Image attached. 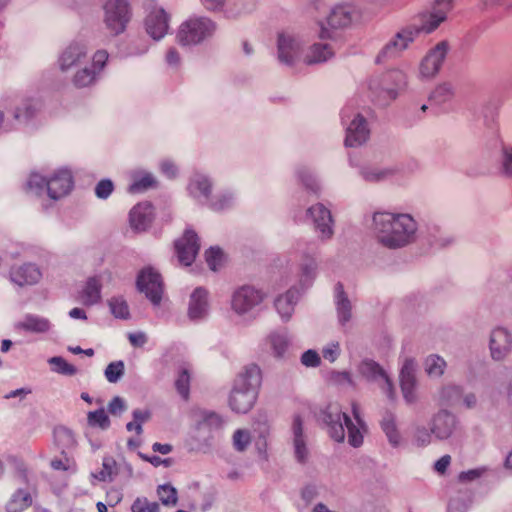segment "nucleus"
<instances>
[{
  "instance_id": "f3484780",
  "label": "nucleus",
  "mask_w": 512,
  "mask_h": 512,
  "mask_svg": "<svg viewBox=\"0 0 512 512\" xmlns=\"http://www.w3.org/2000/svg\"><path fill=\"white\" fill-rule=\"evenodd\" d=\"M359 374L369 382L382 383L381 388L389 399L394 398L393 383L385 370L374 360L364 359L357 368Z\"/></svg>"
},
{
  "instance_id": "6e6d98bb",
  "label": "nucleus",
  "mask_w": 512,
  "mask_h": 512,
  "mask_svg": "<svg viewBox=\"0 0 512 512\" xmlns=\"http://www.w3.org/2000/svg\"><path fill=\"white\" fill-rule=\"evenodd\" d=\"M87 422L91 427H98L106 430L110 427V419L103 408L90 411L87 414Z\"/></svg>"
},
{
  "instance_id": "473e14b6",
  "label": "nucleus",
  "mask_w": 512,
  "mask_h": 512,
  "mask_svg": "<svg viewBox=\"0 0 512 512\" xmlns=\"http://www.w3.org/2000/svg\"><path fill=\"white\" fill-rule=\"evenodd\" d=\"M299 296V291L296 288H291L275 299V308L283 321H288L291 318Z\"/></svg>"
},
{
  "instance_id": "a19ab883",
  "label": "nucleus",
  "mask_w": 512,
  "mask_h": 512,
  "mask_svg": "<svg viewBox=\"0 0 512 512\" xmlns=\"http://www.w3.org/2000/svg\"><path fill=\"white\" fill-rule=\"evenodd\" d=\"M381 429L387 437L389 444L397 448L401 443V435L396 425V418L393 413L387 412L384 414L381 422Z\"/></svg>"
},
{
  "instance_id": "13d9d810",
  "label": "nucleus",
  "mask_w": 512,
  "mask_h": 512,
  "mask_svg": "<svg viewBox=\"0 0 512 512\" xmlns=\"http://www.w3.org/2000/svg\"><path fill=\"white\" fill-rule=\"evenodd\" d=\"M27 189L40 196L44 192H48V179L38 173H32L27 181Z\"/></svg>"
},
{
  "instance_id": "603ef678",
  "label": "nucleus",
  "mask_w": 512,
  "mask_h": 512,
  "mask_svg": "<svg viewBox=\"0 0 512 512\" xmlns=\"http://www.w3.org/2000/svg\"><path fill=\"white\" fill-rule=\"evenodd\" d=\"M453 87L450 83L438 85L430 94L429 101L435 105H442L453 97Z\"/></svg>"
},
{
  "instance_id": "864d4df0",
  "label": "nucleus",
  "mask_w": 512,
  "mask_h": 512,
  "mask_svg": "<svg viewBox=\"0 0 512 512\" xmlns=\"http://www.w3.org/2000/svg\"><path fill=\"white\" fill-rule=\"evenodd\" d=\"M116 461L113 457H104L102 462V469L95 474H92L94 478L102 482H111L116 475Z\"/></svg>"
},
{
  "instance_id": "4be33fe9",
  "label": "nucleus",
  "mask_w": 512,
  "mask_h": 512,
  "mask_svg": "<svg viewBox=\"0 0 512 512\" xmlns=\"http://www.w3.org/2000/svg\"><path fill=\"white\" fill-rule=\"evenodd\" d=\"M291 432L294 458L297 463L306 464L310 458V448L307 436L304 433L303 421L299 415L293 418Z\"/></svg>"
},
{
  "instance_id": "b1692460",
  "label": "nucleus",
  "mask_w": 512,
  "mask_h": 512,
  "mask_svg": "<svg viewBox=\"0 0 512 512\" xmlns=\"http://www.w3.org/2000/svg\"><path fill=\"white\" fill-rule=\"evenodd\" d=\"M213 181L203 173H194L188 181L187 191L197 203L206 206L212 196Z\"/></svg>"
},
{
  "instance_id": "774afa93",
  "label": "nucleus",
  "mask_w": 512,
  "mask_h": 512,
  "mask_svg": "<svg viewBox=\"0 0 512 512\" xmlns=\"http://www.w3.org/2000/svg\"><path fill=\"white\" fill-rule=\"evenodd\" d=\"M470 500L465 496L452 498L448 504V512H467Z\"/></svg>"
},
{
  "instance_id": "dca6fc26",
  "label": "nucleus",
  "mask_w": 512,
  "mask_h": 512,
  "mask_svg": "<svg viewBox=\"0 0 512 512\" xmlns=\"http://www.w3.org/2000/svg\"><path fill=\"white\" fill-rule=\"evenodd\" d=\"M457 416L447 409H440L429 421L434 438L439 441L450 439L458 428Z\"/></svg>"
},
{
  "instance_id": "72a5a7b5",
  "label": "nucleus",
  "mask_w": 512,
  "mask_h": 512,
  "mask_svg": "<svg viewBox=\"0 0 512 512\" xmlns=\"http://www.w3.org/2000/svg\"><path fill=\"white\" fill-rule=\"evenodd\" d=\"M335 305L338 322L341 326H345L352 318V304L340 282L335 286Z\"/></svg>"
},
{
  "instance_id": "1a4fd4ad",
  "label": "nucleus",
  "mask_w": 512,
  "mask_h": 512,
  "mask_svg": "<svg viewBox=\"0 0 512 512\" xmlns=\"http://www.w3.org/2000/svg\"><path fill=\"white\" fill-rule=\"evenodd\" d=\"M453 8V0H434L429 10L417 14L413 21L423 34L435 31Z\"/></svg>"
},
{
  "instance_id": "f03ea898",
  "label": "nucleus",
  "mask_w": 512,
  "mask_h": 512,
  "mask_svg": "<svg viewBox=\"0 0 512 512\" xmlns=\"http://www.w3.org/2000/svg\"><path fill=\"white\" fill-rule=\"evenodd\" d=\"M351 412L356 421L354 424L351 418L342 411L338 403H329L318 413V420L325 426V429L331 439L338 443L345 440L347 429L348 443L358 448L363 444V433L367 426L361 417L360 407L357 402L351 403Z\"/></svg>"
},
{
  "instance_id": "6e6552de",
  "label": "nucleus",
  "mask_w": 512,
  "mask_h": 512,
  "mask_svg": "<svg viewBox=\"0 0 512 512\" xmlns=\"http://www.w3.org/2000/svg\"><path fill=\"white\" fill-rule=\"evenodd\" d=\"M264 298L265 294L262 290L252 285H243L233 291L230 300L231 309L238 316H250Z\"/></svg>"
},
{
  "instance_id": "ddd939ff",
  "label": "nucleus",
  "mask_w": 512,
  "mask_h": 512,
  "mask_svg": "<svg viewBox=\"0 0 512 512\" xmlns=\"http://www.w3.org/2000/svg\"><path fill=\"white\" fill-rule=\"evenodd\" d=\"M137 289L144 293L147 299L155 306L162 300L163 282L161 275L152 267L143 268L136 280Z\"/></svg>"
},
{
  "instance_id": "052dcab7",
  "label": "nucleus",
  "mask_w": 512,
  "mask_h": 512,
  "mask_svg": "<svg viewBox=\"0 0 512 512\" xmlns=\"http://www.w3.org/2000/svg\"><path fill=\"white\" fill-rule=\"evenodd\" d=\"M251 443V435L247 429H237L232 436V444L236 451H245Z\"/></svg>"
},
{
  "instance_id": "bf43d9fd",
  "label": "nucleus",
  "mask_w": 512,
  "mask_h": 512,
  "mask_svg": "<svg viewBox=\"0 0 512 512\" xmlns=\"http://www.w3.org/2000/svg\"><path fill=\"white\" fill-rule=\"evenodd\" d=\"M124 372V362L122 360H118L107 365L104 375L109 383H117L123 377Z\"/></svg>"
},
{
  "instance_id": "5701e85b",
  "label": "nucleus",
  "mask_w": 512,
  "mask_h": 512,
  "mask_svg": "<svg viewBox=\"0 0 512 512\" xmlns=\"http://www.w3.org/2000/svg\"><path fill=\"white\" fill-rule=\"evenodd\" d=\"M199 248L198 236L191 229H186L183 236L175 242L178 260L185 266H190L193 263Z\"/></svg>"
},
{
  "instance_id": "f257e3e1",
  "label": "nucleus",
  "mask_w": 512,
  "mask_h": 512,
  "mask_svg": "<svg viewBox=\"0 0 512 512\" xmlns=\"http://www.w3.org/2000/svg\"><path fill=\"white\" fill-rule=\"evenodd\" d=\"M372 227L377 242L391 250L404 248L418 238L419 224L409 213L376 211Z\"/></svg>"
},
{
  "instance_id": "9b49d317",
  "label": "nucleus",
  "mask_w": 512,
  "mask_h": 512,
  "mask_svg": "<svg viewBox=\"0 0 512 512\" xmlns=\"http://www.w3.org/2000/svg\"><path fill=\"white\" fill-rule=\"evenodd\" d=\"M305 42L303 38L291 32H281L277 38V58L286 66H293L299 59Z\"/></svg>"
},
{
  "instance_id": "e2e57ef3",
  "label": "nucleus",
  "mask_w": 512,
  "mask_h": 512,
  "mask_svg": "<svg viewBox=\"0 0 512 512\" xmlns=\"http://www.w3.org/2000/svg\"><path fill=\"white\" fill-rule=\"evenodd\" d=\"M157 494L162 504L164 505H176L177 503V491L170 484L160 485L157 489Z\"/></svg>"
},
{
  "instance_id": "c03bdc74",
  "label": "nucleus",
  "mask_w": 512,
  "mask_h": 512,
  "mask_svg": "<svg viewBox=\"0 0 512 512\" xmlns=\"http://www.w3.org/2000/svg\"><path fill=\"white\" fill-rule=\"evenodd\" d=\"M82 301L85 305L97 304L101 299V283L96 277L89 278L82 291Z\"/></svg>"
},
{
  "instance_id": "69168bd1",
  "label": "nucleus",
  "mask_w": 512,
  "mask_h": 512,
  "mask_svg": "<svg viewBox=\"0 0 512 512\" xmlns=\"http://www.w3.org/2000/svg\"><path fill=\"white\" fill-rule=\"evenodd\" d=\"M149 50V43L144 38H136L132 40L128 46L127 56H141Z\"/></svg>"
},
{
  "instance_id": "79ce46f5",
  "label": "nucleus",
  "mask_w": 512,
  "mask_h": 512,
  "mask_svg": "<svg viewBox=\"0 0 512 512\" xmlns=\"http://www.w3.org/2000/svg\"><path fill=\"white\" fill-rule=\"evenodd\" d=\"M463 396V387L456 384H447L441 387L438 392L440 404L445 406H455Z\"/></svg>"
},
{
  "instance_id": "58836bf2",
  "label": "nucleus",
  "mask_w": 512,
  "mask_h": 512,
  "mask_svg": "<svg viewBox=\"0 0 512 512\" xmlns=\"http://www.w3.org/2000/svg\"><path fill=\"white\" fill-rule=\"evenodd\" d=\"M358 173L364 181L370 183H378L394 175L395 170L392 168H380L371 165H362L359 167Z\"/></svg>"
},
{
  "instance_id": "3c124183",
  "label": "nucleus",
  "mask_w": 512,
  "mask_h": 512,
  "mask_svg": "<svg viewBox=\"0 0 512 512\" xmlns=\"http://www.w3.org/2000/svg\"><path fill=\"white\" fill-rule=\"evenodd\" d=\"M425 371L430 377L439 378L444 374L446 361L438 355H429L425 359Z\"/></svg>"
},
{
  "instance_id": "9d476101",
  "label": "nucleus",
  "mask_w": 512,
  "mask_h": 512,
  "mask_svg": "<svg viewBox=\"0 0 512 512\" xmlns=\"http://www.w3.org/2000/svg\"><path fill=\"white\" fill-rule=\"evenodd\" d=\"M108 60V53L105 50H98L94 53L91 61L78 67L73 76L72 82L77 88H85L94 85L100 76Z\"/></svg>"
},
{
  "instance_id": "a211bd4d",
  "label": "nucleus",
  "mask_w": 512,
  "mask_h": 512,
  "mask_svg": "<svg viewBox=\"0 0 512 512\" xmlns=\"http://www.w3.org/2000/svg\"><path fill=\"white\" fill-rule=\"evenodd\" d=\"M449 51L447 41H441L431 48L422 59L419 73L422 78H433L441 69Z\"/></svg>"
},
{
  "instance_id": "a18cd8bd",
  "label": "nucleus",
  "mask_w": 512,
  "mask_h": 512,
  "mask_svg": "<svg viewBox=\"0 0 512 512\" xmlns=\"http://www.w3.org/2000/svg\"><path fill=\"white\" fill-rule=\"evenodd\" d=\"M256 4L257 0H235L233 4L225 8L224 16L229 19L238 18L252 12Z\"/></svg>"
},
{
  "instance_id": "de8ad7c7",
  "label": "nucleus",
  "mask_w": 512,
  "mask_h": 512,
  "mask_svg": "<svg viewBox=\"0 0 512 512\" xmlns=\"http://www.w3.org/2000/svg\"><path fill=\"white\" fill-rule=\"evenodd\" d=\"M433 438L434 434L432 433L431 426L427 428L423 424L414 425L412 433L413 445L419 448H425L432 443Z\"/></svg>"
},
{
  "instance_id": "cd10ccee",
  "label": "nucleus",
  "mask_w": 512,
  "mask_h": 512,
  "mask_svg": "<svg viewBox=\"0 0 512 512\" xmlns=\"http://www.w3.org/2000/svg\"><path fill=\"white\" fill-rule=\"evenodd\" d=\"M41 276L42 274L40 269L33 263L14 265L9 271L10 281L20 287L36 284L40 280Z\"/></svg>"
},
{
  "instance_id": "09e8293b",
  "label": "nucleus",
  "mask_w": 512,
  "mask_h": 512,
  "mask_svg": "<svg viewBox=\"0 0 512 512\" xmlns=\"http://www.w3.org/2000/svg\"><path fill=\"white\" fill-rule=\"evenodd\" d=\"M108 306L111 314L121 320L130 318V310L127 301L122 296H114L108 300Z\"/></svg>"
},
{
  "instance_id": "aec40b11",
  "label": "nucleus",
  "mask_w": 512,
  "mask_h": 512,
  "mask_svg": "<svg viewBox=\"0 0 512 512\" xmlns=\"http://www.w3.org/2000/svg\"><path fill=\"white\" fill-rule=\"evenodd\" d=\"M489 349L493 360L501 361L512 351V332L502 326L491 331Z\"/></svg>"
},
{
  "instance_id": "0eeeda50",
  "label": "nucleus",
  "mask_w": 512,
  "mask_h": 512,
  "mask_svg": "<svg viewBox=\"0 0 512 512\" xmlns=\"http://www.w3.org/2000/svg\"><path fill=\"white\" fill-rule=\"evenodd\" d=\"M318 243L314 240L299 239L293 245V252L300 257V284L308 288L317 274L316 256Z\"/></svg>"
},
{
  "instance_id": "e433bc0d",
  "label": "nucleus",
  "mask_w": 512,
  "mask_h": 512,
  "mask_svg": "<svg viewBox=\"0 0 512 512\" xmlns=\"http://www.w3.org/2000/svg\"><path fill=\"white\" fill-rule=\"evenodd\" d=\"M41 108V102L36 98H27L15 108L14 119L21 124H27Z\"/></svg>"
},
{
  "instance_id": "5fc2aeb1",
  "label": "nucleus",
  "mask_w": 512,
  "mask_h": 512,
  "mask_svg": "<svg viewBox=\"0 0 512 512\" xmlns=\"http://www.w3.org/2000/svg\"><path fill=\"white\" fill-rule=\"evenodd\" d=\"M499 104L496 101H489L482 110L484 124L492 131L497 130V116Z\"/></svg>"
},
{
  "instance_id": "39448f33",
  "label": "nucleus",
  "mask_w": 512,
  "mask_h": 512,
  "mask_svg": "<svg viewBox=\"0 0 512 512\" xmlns=\"http://www.w3.org/2000/svg\"><path fill=\"white\" fill-rule=\"evenodd\" d=\"M132 18L128 0H107L103 5V24L111 36L123 34Z\"/></svg>"
},
{
  "instance_id": "8fccbe9b",
  "label": "nucleus",
  "mask_w": 512,
  "mask_h": 512,
  "mask_svg": "<svg viewBox=\"0 0 512 512\" xmlns=\"http://www.w3.org/2000/svg\"><path fill=\"white\" fill-rule=\"evenodd\" d=\"M48 364L51 366V370L54 373L63 375V376H74L78 373V369L76 366L68 363L61 356H53L47 360Z\"/></svg>"
},
{
  "instance_id": "2f4dec72",
  "label": "nucleus",
  "mask_w": 512,
  "mask_h": 512,
  "mask_svg": "<svg viewBox=\"0 0 512 512\" xmlns=\"http://www.w3.org/2000/svg\"><path fill=\"white\" fill-rule=\"evenodd\" d=\"M130 178L132 181L127 190L131 194L142 193L157 186L155 176L151 172L145 170H132Z\"/></svg>"
},
{
  "instance_id": "20e7f679",
  "label": "nucleus",
  "mask_w": 512,
  "mask_h": 512,
  "mask_svg": "<svg viewBox=\"0 0 512 512\" xmlns=\"http://www.w3.org/2000/svg\"><path fill=\"white\" fill-rule=\"evenodd\" d=\"M217 25L205 16H192L178 28L176 39L181 46H196L211 38Z\"/></svg>"
},
{
  "instance_id": "4c0bfd02",
  "label": "nucleus",
  "mask_w": 512,
  "mask_h": 512,
  "mask_svg": "<svg viewBox=\"0 0 512 512\" xmlns=\"http://www.w3.org/2000/svg\"><path fill=\"white\" fill-rule=\"evenodd\" d=\"M295 177L309 191L317 193L320 190V183L314 170L304 164L295 167Z\"/></svg>"
},
{
  "instance_id": "6ab92c4d",
  "label": "nucleus",
  "mask_w": 512,
  "mask_h": 512,
  "mask_svg": "<svg viewBox=\"0 0 512 512\" xmlns=\"http://www.w3.org/2000/svg\"><path fill=\"white\" fill-rule=\"evenodd\" d=\"M306 217L311 220L322 241L332 238L334 234L333 218L328 208L321 203L313 205L307 209Z\"/></svg>"
},
{
  "instance_id": "c9c22d12",
  "label": "nucleus",
  "mask_w": 512,
  "mask_h": 512,
  "mask_svg": "<svg viewBox=\"0 0 512 512\" xmlns=\"http://www.w3.org/2000/svg\"><path fill=\"white\" fill-rule=\"evenodd\" d=\"M267 341L270 345L272 353L276 358H284L291 342L290 335L286 329H279L272 331Z\"/></svg>"
},
{
  "instance_id": "4468645a",
  "label": "nucleus",
  "mask_w": 512,
  "mask_h": 512,
  "mask_svg": "<svg viewBox=\"0 0 512 512\" xmlns=\"http://www.w3.org/2000/svg\"><path fill=\"white\" fill-rule=\"evenodd\" d=\"M406 84V74L401 70L394 69L384 73L379 83H376V81H371L370 89L374 90L379 88V94L383 97V99L391 101L396 99L398 91L404 88Z\"/></svg>"
},
{
  "instance_id": "0e129e2a",
  "label": "nucleus",
  "mask_w": 512,
  "mask_h": 512,
  "mask_svg": "<svg viewBox=\"0 0 512 512\" xmlns=\"http://www.w3.org/2000/svg\"><path fill=\"white\" fill-rule=\"evenodd\" d=\"M205 258L209 268L217 271L223 259V252L219 247H210L205 252Z\"/></svg>"
},
{
  "instance_id": "2eb2a0df",
  "label": "nucleus",
  "mask_w": 512,
  "mask_h": 512,
  "mask_svg": "<svg viewBox=\"0 0 512 512\" xmlns=\"http://www.w3.org/2000/svg\"><path fill=\"white\" fill-rule=\"evenodd\" d=\"M90 60L88 47L83 41H72L61 52L58 63L61 71L81 67Z\"/></svg>"
},
{
  "instance_id": "338daca9",
  "label": "nucleus",
  "mask_w": 512,
  "mask_h": 512,
  "mask_svg": "<svg viewBox=\"0 0 512 512\" xmlns=\"http://www.w3.org/2000/svg\"><path fill=\"white\" fill-rule=\"evenodd\" d=\"M501 172L509 178H512V147L503 146L501 157Z\"/></svg>"
},
{
  "instance_id": "c85d7f7f",
  "label": "nucleus",
  "mask_w": 512,
  "mask_h": 512,
  "mask_svg": "<svg viewBox=\"0 0 512 512\" xmlns=\"http://www.w3.org/2000/svg\"><path fill=\"white\" fill-rule=\"evenodd\" d=\"M208 313V292L202 287H197L190 295L188 317L191 321L198 322L205 319Z\"/></svg>"
},
{
  "instance_id": "ea45409f",
  "label": "nucleus",
  "mask_w": 512,
  "mask_h": 512,
  "mask_svg": "<svg viewBox=\"0 0 512 512\" xmlns=\"http://www.w3.org/2000/svg\"><path fill=\"white\" fill-rule=\"evenodd\" d=\"M428 238L431 246L436 248H446L456 242L455 235L437 225L428 228Z\"/></svg>"
},
{
  "instance_id": "393cba45",
  "label": "nucleus",
  "mask_w": 512,
  "mask_h": 512,
  "mask_svg": "<svg viewBox=\"0 0 512 512\" xmlns=\"http://www.w3.org/2000/svg\"><path fill=\"white\" fill-rule=\"evenodd\" d=\"M74 185L73 176L70 170L66 168L58 169L48 179V196L53 200H58L68 195Z\"/></svg>"
},
{
  "instance_id": "a878e982",
  "label": "nucleus",
  "mask_w": 512,
  "mask_h": 512,
  "mask_svg": "<svg viewBox=\"0 0 512 512\" xmlns=\"http://www.w3.org/2000/svg\"><path fill=\"white\" fill-rule=\"evenodd\" d=\"M360 10L351 3L335 5L328 17V23L333 28H346L360 19Z\"/></svg>"
},
{
  "instance_id": "f704fd0d",
  "label": "nucleus",
  "mask_w": 512,
  "mask_h": 512,
  "mask_svg": "<svg viewBox=\"0 0 512 512\" xmlns=\"http://www.w3.org/2000/svg\"><path fill=\"white\" fill-rule=\"evenodd\" d=\"M334 56L333 47L326 42H317L308 49L304 62L307 65H314L327 62Z\"/></svg>"
},
{
  "instance_id": "412c9836",
  "label": "nucleus",
  "mask_w": 512,
  "mask_h": 512,
  "mask_svg": "<svg viewBox=\"0 0 512 512\" xmlns=\"http://www.w3.org/2000/svg\"><path fill=\"white\" fill-rule=\"evenodd\" d=\"M169 14L161 7H154L144 20L146 33L155 41L165 37L169 30Z\"/></svg>"
},
{
  "instance_id": "c756f323",
  "label": "nucleus",
  "mask_w": 512,
  "mask_h": 512,
  "mask_svg": "<svg viewBox=\"0 0 512 512\" xmlns=\"http://www.w3.org/2000/svg\"><path fill=\"white\" fill-rule=\"evenodd\" d=\"M153 206L149 202L135 205L129 214V222L133 230L141 232L147 230L154 217Z\"/></svg>"
},
{
  "instance_id": "680f3d73",
  "label": "nucleus",
  "mask_w": 512,
  "mask_h": 512,
  "mask_svg": "<svg viewBox=\"0 0 512 512\" xmlns=\"http://www.w3.org/2000/svg\"><path fill=\"white\" fill-rule=\"evenodd\" d=\"M131 512H160V506L146 497H137L131 505Z\"/></svg>"
},
{
  "instance_id": "7ed1b4c3",
  "label": "nucleus",
  "mask_w": 512,
  "mask_h": 512,
  "mask_svg": "<svg viewBox=\"0 0 512 512\" xmlns=\"http://www.w3.org/2000/svg\"><path fill=\"white\" fill-rule=\"evenodd\" d=\"M262 374L256 364H249L236 376L229 395V406L236 413L245 414L254 406L261 386Z\"/></svg>"
},
{
  "instance_id": "4d7b16f0",
  "label": "nucleus",
  "mask_w": 512,
  "mask_h": 512,
  "mask_svg": "<svg viewBox=\"0 0 512 512\" xmlns=\"http://www.w3.org/2000/svg\"><path fill=\"white\" fill-rule=\"evenodd\" d=\"M54 439L61 449H68L74 446L75 437L73 432L66 427H57L54 429Z\"/></svg>"
},
{
  "instance_id": "37998d69",
  "label": "nucleus",
  "mask_w": 512,
  "mask_h": 512,
  "mask_svg": "<svg viewBox=\"0 0 512 512\" xmlns=\"http://www.w3.org/2000/svg\"><path fill=\"white\" fill-rule=\"evenodd\" d=\"M236 201V195L232 191H221L217 193L216 195H212L209 203H207V207H209L211 210L220 212L227 210L235 204Z\"/></svg>"
},
{
  "instance_id": "bb28decb",
  "label": "nucleus",
  "mask_w": 512,
  "mask_h": 512,
  "mask_svg": "<svg viewBox=\"0 0 512 512\" xmlns=\"http://www.w3.org/2000/svg\"><path fill=\"white\" fill-rule=\"evenodd\" d=\"M416 362L412 358L405 360L401 371H400V386L403 397L408 404H412L416 401Z\"/></svg>"
},
{
  "instance_id": "423d86ee",
  "label": "nucleus",
  "mask_w": 512,
  "mask_h": 512,
  "mask_svg": "<svg viewBox=\"0 0 512 512\" xmlns=\"http://www.w3.org/2000/svg\"><path fill=\"white\" fill-rule=\"evenodd\" d=\"M341 122L345 127V146L358 147L363 145L370 136V128L366 118L351 107L346 106L341 111Z\"/></svg>"
},
{
  "instance_id": "49530a36",
  "label": "nucleus",
  "mask_w": 512,
  "mask_h": 512,
  "mask_svg": "<svg viewBox=\"0 0 512 512\" xmlns=\"http://www.w3.org/2000/svg\"><path fill=\"white\" fill-rule=\"evenodd\" d=\"M32 503V498L29 492L19 489L14 492L6 504L7 512H22L28 508Z\"/></svg>"
},
{
  "instance_id": "f8f14e48",
  "label": "nucleus",
  "mask_w": 512,
  "mask_h": 512,
  "mask_svg": "<svg viewBox=\"0 0 512 512\" xmlns=\"http://www.w3.org/2000/svg\"><path fill=\"white\" fill-rule=\"evenodd\" d=\"M421 33V30L412 20L410 24L404 27L388 43H386L376 58L377 62L397 56L408 47L409 43L414 41L416 36Z\"/></svg>"
},
{
  "instance_id": "7c9ffc66",
  "label": "nucleus",
  "mask_w": 512,
  "mask_h": 512,
  "mask_svg": "<svg viewBox=\"0 0 512 512\" xmlns=\"http://www.w3.org/2000/svg\"><path fill=\"white\" fill-rule=\"evenodd\" d=\"M51 327L52 324L49 319L31 313L26 314L22 320L14 325L15 330L36 334L47 333Z\"/></svg>"
}]
</instances>
